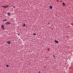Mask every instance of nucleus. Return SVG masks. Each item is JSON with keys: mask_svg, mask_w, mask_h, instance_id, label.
<instances>
[{"mask_svg": "<svg viewBox=\"0 0 73 73\" xmlns=\"http://www.w3.org/2000/svg\"><path fill=\"white\" fill-rule=\"evenodd\" d=\"M19 35H20V33H18V36Z\"/></svg>", "mask_w": 73, "mask_h": 73, "instance_id": "15", "label": "nucleus"}, {"mask_svg": "<svg viewBox=\"0 0 73 73\" xmlns=\"http://www.w3.org/2000/svg\"><path fill=\"white\" fill-rule=\"evenodd\" d=\"M26 25V24L25 23H24L23 24V26L24 27H25V26Z\"/></svg>", "mask_w": 73, "mask_h": 73, "instance_id": "9", "label": "nucleus"}, {"mask_svg": "<svg viewBox=\"0 0 73 73\" xmlns=\"http://www.w3.org/2000/svg\"><path fill=\"white\" fill-rule=\"evenodd\" d=\"M2 7H3V8H5V6H2Z\"/></svg>", "mask_w": 73, "mask_h": 73, "instance_id": "13", "label": "nucleus"}, {"mask_svg": "<svg viewBox=\"0 0 73 73\" xmlns=\"http://www.w3.org/2000/svg\"><path fill=\"white\" fill-rule=\"evenodd\" d=\"M39 73H40V71H39V72H38Z\"/></svg>", "mask_w": 73, "mask_h": 73, "instance_id": "17", "label": "nucleus"}, {"mask_svg": "<svg viewBox=\"0 0 73 73\" xmlns=\"http://www.w3.org/2000/svg\"><path fill=\"white\" fill-rule=\"evenodd\" d=\"M6 66H7V67H9V65H6Z\"/></svg>", "mask_w": 73, "mask_h": 73, "instance_id": "12", "label": "nucleus"}, {"mask_svg": "<svg viewBox=\"0 0 73 73\" xmlns=\"http://www.w3.org/2000/svg\"><path fill=\"white\" fill-rule=\"evenodd\" d=\"M49 7L50 9H52L53 8V7H52V6L51 5H50Z\"/></svg>", "mask_w": 73, "mask_h": 73, "instance_id": "5", "label": "nucleus"}, {"mask_svg": "<svg viewBox=\"0 0 73 73\" xmlns=\"http://www.w3.org/2000/svg\"><path fill=\"white\" fill-rule=\"evenodd\" d=\"M7 43H8V44H10L11 43V42H10L9 41H7Z\"/></svg>", "mask_w": 73, "mask_h": 73, "instance_id": "3", "label": "nucleus"}, {"mask_svg": "<svg viewBox=\"0 0 73 73\" xmlns=\"http://www.w3.org/2000/svg\"><path fill=\"white\" fill-rule=\"evenodd\" d=\"M10 24V23L9 22L5 23V25H9Z\"/></svg>", "mask_w": 73, "mask_h": 73, "instance_id": "2", "label": "nucleus"}, {"mask_svg": "<svg viewBox=\"0 0 73 73\" xmlns=\"http://www.w3.org/2000/svg\"><path fill=\"white\" fill-rule=\"evenodd\" d=\"M48 24L49 25L50 24V23H48Z\"/></svg>", "mask_w": 73, "mask_h": 73, "instance_id": "16", "label": "nucleus"}, {"mask_svg": "<svg viewBox=\"0 0 73 73\" xmlns=\"http://www.w3.org/2000/svg\"><path fill=\"white\" fill-rule=\"evenodd\" d=\"M1 28L3 29V30H5V27H4V26L3 25H2L1 26Z\"/></svg>", "mask_w": 73, "mask_h": 73, "instance_id": "1", "label": "nucleus"}, {"mask_svg": "<svg viewBox=\"0 0 73 73\" xmlns=\"http://www.w3.org/2000/svg\"><path fill=\"white\" fill-rule=\"evenodd\" d=\"M55 42H56V43H58V41L55 40Z\"/></svg>", "mask_w": 73, "mask_h": 73, "instance_id": "4", "label": "nucleus"}, {"mask_svg": "<svg viewBox=\"0 0 73 73\" xmlns=\"http://www.w3.org/2000/svg\"><path fill=\"white\" fill-rule=\"evenodd\" d=\"M12 7H13V8H15V6H13Z\"/></svg>", "mask_w": 73, "mask_h": 73, "instance_id": "14", "label": "nucleus"}, {"mask_svg": "<svg viewBox=\"0 0 73 73\" xmlns=\"http://www.w3.org/2000/svg\"><path fill=\"white\" fill-rule=\"evenodd\" d=\"M8 7V6H5V8H7Z\"/></svg>", "mask_w": 73, "mask_h": 73, "instance_id": "10", "label": "nucleus"}, {"mask_svg": "<svg viewBox=\"0 0 73 73\" xmlns=\"http://www.w3.org/2000/svg\"><path fill=\"white\" fill-rule=\"evenodd\" d=\"M53 57L54 58H55V56H54V55H53Z\"/></svg>", "mask_w": 73, "mask_h": 73, "instance_id": "18", "label": "nucleus"}, {"mask_svg": "<svg viewBox=\"0 0 73 73\" xmlns=\"http://www.w3.org/2000/svg\"><path fill=\"white\" fill-rule=\"evenodd\" d=\"M33 35L36 36V33H33Z\"/></svg>", "mask_w": 73, "mask_h": 73, "instance_id": "11", "label": "nucleus"}, {"mask_svg": "<svg viewBox=\"0 0 73 73\" xmlns=\"http://www.w3.org/2000/svg\"><path fill=\"white\" fill-rule=\"evenodd\" d=\"M7 13L8 16H10L11 15L8 12Z\"/></svg>", "mask_w": 73, "mask_h": 73, "instance_id": "7", "label": "nucleus"}, {"mask_svg": "<svg viewBox=\"0 0 73 73\" xmlns=\"http://www.w3.org/2000/svg\"><path fill=\"white\" fill-rule=\"evenodd\" d=\"M7 21V19H5V20H3L2 21L3 22H5V21Z\"/></svg>", "mask_w": 73, "mask_h": 73, "instance_id": "8", "label": "nucleus"}, {"mask_svg": "<svg viewBox=\"0 0 73 73\" xmlns=\"http://www.w3.org/2000/svg\"><path fill=\"white\" fill-rule=\"evenodd\" d=\"M62 4L63 5H64V6H65V4L64 2H63Z\"/></svg>", "mask_w": 73, "mask_h": 73, "instance_id": "6", "label": "nucleus"}]
</instances>
